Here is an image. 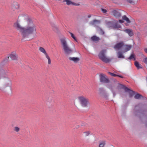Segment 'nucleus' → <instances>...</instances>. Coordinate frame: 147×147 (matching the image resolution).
<instances>
[{"label": "nucleus", "instance_id": "1", "mask_svg": "<svg viewBox=\"0 0 147 147\" xmlns=\"http://www.w3.org/2000/svg\"><path fill=\"white\" fill-rule=\"evenodd\" d=\"M25 22L27 25L25 27L22 26L18 22L13 25L14 28L21 33L22 39L28 38L30 34L36 33V26L31 19L27 18Z\"/></svg>", "mask_w": 147, "mask_h": 147}, {"label": "nucleus", "instance_id": "2", "mask_svg": "<svg viewBox=\"0 0 147 147\" xmlns=\"http://www.w3.org/2000/svg\"><path fill=\"white\" fill-rule=\"evenodd\" d=\"M60 41L65 53L68 55L71 53L72 50L68 46L65 38H62L61 39Z\"/></svg>", "mask_w": 147, "mask_h": 147}, {"label": "nucleus", "instance_id": "3", "mask_svg": "<svg viewBox=\"0 0 147 147\" xmlns=\"http://www.w3.org/2000/svg\"><path fill=\"white\" fill-rule=\"evenodd\" d=\"M106 50L101 51L99 53L98 56L100 59L105 63H107L111 62L113 59L107 57L106 55Z\"/></svg>", "mask_w": 147, "mask_h": 147}, {"label": "nucleus", "instance_id": "4", "mask_svg": "<svg viewBox=\"0 0 147 147\" xmlns=\"http://www.w3.org/2000/svg\"><path fill=\"white\" fill-rule=\"evenodd\" d=\"M78 99L82 107H86L89 105V100L87 98L83 96H80L78 97Z\"/></svg>", "mask_w": 147, "mask_h": 147}, {"label": "nucleus", "instance_id": "5", "mask_svg": "<svg viewBox=\"0 0 147 147\" xmlns=\"http://www.w3.org/2000/svg\"><path fill=\"white\" fill-rule=\"evenodd\" d=\"M39 49L40 51L42 53L45 55L46 57L48 60V64H50L51 63V60L45 49L42 47H40Z\"/></svg>", "mask_w": 147, "mask_h": 147}, {"label": "nucleus", "instance_id": "6", "mask_svg": "<svg viewBox=\"0 0 147 147\" xmlns=\"http://www.w3.org/2000/svg\"><path fill=\"white\" fill-rule=\"evenodd\" d=\"M108 26L110 27H112L115 28H121L120 26L117 23L114 24L112 22H109L107 23Z\"/></svg>", "mask_w": 147, "mask_h": 147}, {"label": "nucleus", "instance_id": "7", "mask_svg": "<svg viewBox=\"0 0 147 147\" xmlns=\"http://www.w3.org/2000/svg\"><path fill=\"white\" fill-rule=\"evenodd\" d=\"M9 57H10L11 60H16L17 58V57L16 53H12L9 56L7 57V58L5 59L4 61H9L8 59Z\"/></svg>", "mask_w": 147, "mask_h": 147}, {"label": "nucleus", "instance_id": "8", "mask_svg": "<svg viewBox=\"0 0 147 147\" xmlns=\"http://www.w3.org/2000/svg\"><path fill=\"white\" fill-rule=\"evenodd\" d=\"M100 81L101 82L105 83H108L109 80L108 78L106 77V76L103 74H102L100 75Z\"/></svg>", "mask_w": 147, "mask_h": 147}, {"label": "nucleus", "instance_id": "9", "mask_svg": "<svg viewBox=\"0 0 147 147\" xmlns=\"http://www.w3.org/2000/svg\"><path fill=\"white\" fill-rule=\"evenodd\" d=\"M113 15L116 18H119L121 16V13L118 11L114 10L112 11Z\"/></svg>", "mask_w": 147, "mask_h": 147}, {"label": "nucleus", "instance_id": "10", "mask_svg": "<svg viewBox=\"0 0 147 147\" xmlns=\"http://www.w3.org/2000/svg\"><path fill=\"white\" fill-rule=\"evenodd\" d=\"M123 88L124 89L125 92H128L129 93L130 96H132L134 92L133 91L130 90L129 88L125 86H123Z\"/></svg>", "mask_w": 147, "mask_h": 147}, {"label": "nucleus", "instance_id": "11", "mask_svg": "<svg viewBox=\"0 0 147 147\" xmlns=\"http://www.w3.org/2000/svg\"><path fill=\"white\" fill-rule=\"evenodd\" d=\"M19 5L17 2H14L11 6V9L13 10L18 9L19 8Z\"/></svg>", "mask_w": 147, "mask_h": 147}, {"label": "nucleus", "instance_id": "12", "mask_svg": "<svg viewBox=\"0 0 147 147\" xmlns=\"http://www.w3.org/2000/svg\"><path fill=\"white\" fill-rule=\"evenodd\" d=\"M63 2H66V4L68 5H79V4L72 2L70 0H63Z\"/></svg>", "mask_w": 147, "mask_h": 147}, {"label": "nucleus", "instance_id": "13", "mask_svg": "<svg viewBox=\"0 0 147 147\" xmlns=\"http://www.w3.org/2000/svg\"><path fill=\"white\" fill-rule=\"evenodd\" d=\"M124 44L123 42L119 43L116 45L114 47V48L115 49H119L121 48L123 45Z\"/></svg>", "mask_w": 147, "mask_h": 147}, {"label": "nucleus", "instance_id": "14", "mask_svg": "<svg viewBox=\"0 0 147 147\" xmlns=\"http://www.w3.org/2000/svg\"><path fill=\"white\" fill-rule=\"evenodd\" d=\"M69 59L70 61H73L75 63H77L80 61V59L78 57H69Z\"/></svg>", "mask_w": 147, "mask_h": 147}, {"label": "nucleus", "instance_id": "15", "mask_svg": "<svg viewBox=\"0 0 147 147\" xmlns=\"http://www.w3.org/2000/svg\"><path fill=\"white\" fill-rule=\"evenodd\" d=\"M124 31L127 33L130 36H131L133 35V32L131 30L129 29H126L124 30Z\"/></svg>", "mask_w": 147, "mask_h": 147}, {"label": "nucleus", "instance_id": "16", "mask_svg": "<svg viewBox=\"0 0 147 147\" xmlns=\"http://www.w3.org/2000/svg\"><path fill=\"white\" fill-rule=\"evenodd\" d=\"M106 142L105 140L100 141L99 143L98 147H105L106 144Z\"/></svg>", "mask_w": 147, "mask_h": 147}, {"label": "nucleus", "instance_id": "17", "mask_svg": "<svg viewBox=\"0 0 147 147\" xmlns=\"http://www.w3.org/2000/svg\"><path fill=\"white\" fill-rule=\"evenodd\" d=\"M100 21L98 20H94L90 22V24L91 25H94L96 23L99 24L100 23Z\"/></svg>", "mask_w": 147, "mask_h": 147}, {"label": "nucleus", "instance_id": "18", "mask_svg": "<svg viewBox=\"0 0 147 147\" xmlns=\"http://www.w3.org/2000/svg\"><path fill=\"white\" fill-rule=\"evenodd\" d=\"M91 39L94 41H98L100 39L99 37H98L96 36H94L92 37Z\"/></svg>", "mask_w": 147, "mask_h": 147}, {"label": "nucleus", "instance_id": "19", "mask_svg": "<svg viewBox=\"0 0 147 147\" xmlns=\"http://www.w3.org/2000/svg\"><path fill=\"white\" fill-rule=\"evenodd\" d=\"M131 45H125V52H126L129 50L131 48Z\"/></svg>", "mask_w": 147, "mask_h": 147}, {"label": "nucleus", "instance_id": "20", "mask_svg": "<svg viewBox=\"0 0 147 147\" xmlns=\"http://www.w3.org/2000/svg\"><path fill=\"white\" fill-rule=\"evenodd\" d=\"M122 19L123 20L126 21L127 23H129L131 22L129 18L125 15L123 16L122 17Z\"/></svg>", "mask_w": 147, "mask_h": 147}, {"label": "nucleus", "instance_id": "21", "mask_svg": "<svg viewBox=\"0 0 147 147\" xmlns=\"http://www.w3.org/2000/svg\"><path fill=\"white\" fill-rule=\"evenodd\" d=\"M117 56L119 58H124V56L120 52H119L117 53Z\"/></svg>", "mask_w": 147, "mask_h": 147}, {"label": "nucleus", "instance_id": "22", "mask_svg": "<svg viewBox=\"0 0 147 147\" xmlns=\"http://www.w3.org/2000/svg\"><path fill=\"white\" fill-rule=\"evenodd\" d=\"M134 98L136 99H139L141 98H143V96L141 95L137 94L135 95Z\"/></svg>", "mask_w": 147, "mask_h": 147}, {"label": "nucleus", "instance_id": "23", "mask_svg": "<svg viewBox=\"0 0 147 147\" xmlns=\"http://www.w3.org/2000/svg\"><path fill=\"white\" fill-rule=\"evenodd\" d=\"M135 65L138 69L141 68H142V67L140 65L139 63L137 61L135 62Z\"/></svg>", "mask_w": 147, "mask_h": 147}, {"label": "nucleus", "instance_id": "24", "mask_svg": "<svg viewBox=\"0 0 147 147\" xmlns=\"http://www.w3.org/2000/svg\"><path fill=\"white\" fill-rule=\"evenodd\" d=\"M14 130L16 132H18L20 131V128L18 127H15L14 128Z\"/></svg>", "mask_w": 147, "mask_h": 147}, {"label": "nucleus", "instance_id": "25", "mask_svg": "<svg viewBox=\"0 0 147 147\" xmlns=\"http://www.w3.org/2000/svg\"><path fill=\"white\" fill-rule=\"evenodd\" d=\"M108 73L111 76L113 77L117 76L118 75H116L110 72H108Z\"/></svg>", "mask_w": 147, "mask_h": 147}, {"label": "nucleus", "instance_id": "26", "mask_svg": "<svg viewBox=\"0 0 147 147\" xmlns=\"http://www.w3.org/2000/svg\"><path fill=\"white\" fill-rule=\"evenodd\" d=\"M90 132L89 131H86L84 132V135L86 136H88L90 134Z\"/></svg>", "mask_w": 147, "mask_h": 147}, {"label": "nucleus", "instance_id": "27", "mask_svg": "<svg viewBox=\"0 0 147 147\" xmlns=\"http://www.w3.org/2000/svg\"><path fill=\"white\" fill-rule=\"evenodd\" d=\"M134 58V55L133 54L131 55L128 58V59H131Z\"/></svg>", "mask_w": 147, "mask_h": 147}, {"label": "nucleus", "instance_id": "28", "mask_svg": "<svg viewBox=\"0 0 147 147\" xmlns=\"http://www.w3.org/2000/svg\"><path fill=\"white\" fill-rule=\"evenodd\" d=\"M99 32L102 35H103L104 34V32L100 28V29Z\"/></svg>", "mask_w": 147, "mask_h": 147}, {"label": "nucleus", "instance_id": "29", "mask_svg": "<svg viewBox=\"0 0 147 147\" xmlns=\"http://www.w3.org/2000/svg\"><path fill=\"white\" fill-rule=\"evenodd\" d=\"M69 33L71 34V36L75 40H76V37H75L74 35L73 34L70 32H69Z\"/></svg>", "mask_w": 147, "mask_h": 147}, {"label": "nucleus", "instance_id": "30", "mask_svg": "<svg viewBox=\"0 0 147 147\" xmlns=\"http://www.w3.org/2000/svg\"><path fill=\"white\" fill-rule=\"evenodd\" d=\"M144 62L146 64H147V58H146L144 59Z\"/></svg>", "mask_w": 147, "mask_h": 147}, {"label": "nucleus", "instance_id": "31", "mask_svg": "<svg viewBox=\"0 0 147 147\" xmlns=\"http://www.w3.org/2000/svg\"><path fill=\"white\" fill-rule=\"evenodd\" d=\"M102 11L104 13H106L107 11V10L105 9H102Z\"/></svg>", "mask_w": 147, "mask_h": 147}, {"label": "nucleus", "instance_id": "32", "mask_svg": "<svg viewBox=\"0 0 147 147\" xmlns=\"http://www.w3.org/2000/svg\"><path fill=\"white\" fill-rule=\"evenodd\" d=\"M127 1L128 2H129V3H133V1L131 0H128Z\"/></svg>", "mask_w": 147, "mask_h": 147}, {"label": "nucleus", "instance_id": "33", "mask_svg": "<svg viewBox=\"0 0 147 147\" xmlns=\"http://www.w3.org/2000/svg\"><path fill=\"white\" fill-rule=\"evenodd\" d=\"M119 22L120 23H123L124 22V21L122 20H119Z\"/></svg>", "mask_w": 147, "mask_h": 147}, {"label": "nucleus", "instance_id": "34", "mask_svg": "<svg viewBox=\"0 0 147 147\" xmlns=\"http://www.w3.org/2000/svg\"><path fill=\"white\" fill-rule=\"evenodd\" d=\"M118 76V77H120V78H123V76H120V75H118V76Z\"/></svg>", "mask_w": 147, "mask_h": 147}, {"label": "nucleus", "instance_id": "35", "mask_svg": "<svg viewBox=\"0 0 147 147\" xmlns=\"http://www.w3.org/2000/svg\"><path fill=\"white\" fill-rule=\"evenodd\" d=\"M91 15L90 14H89L88 15V16H87V17L88 18H90V17H91Z\"/></svg>", "mask_w": 147, "mask_h": 147}, {"label": "nucleus", "instance_id": "36", "mask_svg": "<svg viewBox=\"0 0 147 147\" xmlns=\"http://www.w3.org/2000/svg\"><path fill=\"white\" fill-rule=\"evenodd\" d=\"M144 51L146 53H147V48L144 49Z\"/></svg>", "mask_w": 147, "mask_h": 147}, {"label": "nucleus", "instance_id": "37", "mask_svg": "<svg viewBox=\"0 0 147 147\" xmlns=\"http://www.w3.org/2000/svg\"><path fill=\"white\" fill-rule=\"evenodd\" d=\"M111 146H112V147H114V146H113V145H111Z\"/></svg>", "mask_w": 147, "mask_h": 147}]
</instances>
